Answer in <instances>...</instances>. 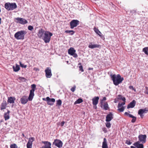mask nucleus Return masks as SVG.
Returning <instances> with one entry per match:
<instances>
[{
  "instance_id": "nucleus-12",
  "label": "nucleus",
  "mask_w": 148,
  "mask_h": 148,
  "mask_svg": "<svg viewBox=\"0 0 148 148\" xmlns=\"http://www.w3.org/2000/svg\"><path fill=\"white\" fill-rule=\"evenodd\" d=\"M68 53L72 56L76 58L78 56L77 54L75 53V50L73 48H71L68 51Z\"/></svg>"
},
{
  "instance_id": "nucleus-4",
  "label": "nucleus",
  "mask_w": 148,
  "mask_h": 148,
  "mask_svg": "<svg viewBox=\"0 0 148 148\" xmlns=\"http://www.w3.org/2000/svg\"><path fill=\"white\" fill-rule=\"evenodd\" d=\"M27 32L25 30H21L16 33L14 35V37L17 40H23L25 38V36Z\"/></svg>"
},
{
  "instance_id": "nucleus-57",
  "label": "nucleus",
  "mask_w": 148,
  "mask_h": 148,
  "mask_svg": "<svg viewBox=\"0 0 148 148\" xmlns=\"http://www.w3.org/2000/svg\"><path fill=\"white\" fill-rule=\"evenodd\" d=\"M97 108V106H96V107H95V108Z\"/></svg>"
},
{
  "instance_id": "nucleus-56",
  "label": "nucleus",
  "mask_w": 148,
  "mask_h": 148,
  "mask_svg": "<svg viewBox=\"0 0 148 148\" xmlns=\"http://www.w3.org/2000/svg\"><path fill=\"white\" fill-rule=\"evenodd\" d=\"M97 108V106H96V107H95V108Z\"/></svg>"
},
{
  "instance_id": "nucleus-16",
  "label": "nucleus",
  "mask_w": 148,
  "mask_h": 148,
  "mask_svg": "<svg viewBox=\"0 0 148 148\" xmlns=\"http://www.w3.org/2000/svg\"><path fill=\"white\" fill-rule=\"evenodd\" d=\"M113 118V115L112 114L111 112H110L106 116V122H109Z\"/></svg>"
},
{
  "instance_id": "nucleus-26",
  "label": "nucleus",
  "mask_w": 148,
  "mask_h": 148,
  "mask_svg": "<svg viewBox=\"0 0 148 148\" xmlns=\"http://www.w3.org/2000/svg\"><path fill=\"white\" fill-rule=\"evenodd\" d=\"M82 99L81 98L78 99L77 101L74 102V104L80 103L83 102Z\"/></svg>"
},
{
  "instance_id": "nucleus-2",
  "label": "nucleus",
  "mask_w": 148,
  "mask_h": 148,
  "mask_svg": "<svg viewBox=\"0 0 148 148\" xmlns=\"http://www.w3.org/2000/svg\"><path fill=\"white\" fill-rule=\"evenodd\" d=\"M32 89L30 90V93L28 99L27 97L25 96H22L20 99V101L23 104H25L28 101V100L31 101L34 95V91L36 89V85L35 84H32L31 86Z\"/></svg>"
},
{
  "instance_id": "nucleus-53",
  "label": "nucleus",
  "mask_w": 148,
  "mask_h": 148,
  "mask_svg": "<svg viewBox=\"0 0 148 148\" xmlns=\"http://www.w3.org/2000/svg\"><path fill=\"white\" fill-rule=\"evenodd\" d=\"M93 69V68H89V69H88V70H92Z\"/></svg>"
},
{
  "instance_id": "nucleus-18",
  "label": "nucleus",
  "mask_w": 148,
  "mask_h": 148,
  "mask_svg": "<svg viewBox=\"0 0 148 148\" xmlns=\"http://www.w3.org/2000/svg\"><path fill=\"white\" fill-rule=\"evenodd\" d=\"M139 141H138L134 143L133 145L136 148H144V145L143 144L140 143Z\"/></svg>"
},
{
  "instance_id": "nucleus-30",
  "label": "nucleus",
  "mask_w": 148,
  "mask_h": 148,
  "mask_svg": "<svg viewBox=\"0 0 148 148\" xmlns=\"http://www.w3.org/2000/svg\"><path fill=\"white\" fill-rule=\"evenodd\" d=\"M106 99V98L105 97H104L101 100L100 102V106L101 108H102L103 107V101H105Z\"/></svg>"
},
{
  "instance_id": "nucleus-11",
  "label": "nucleus",
  "mask_w": 148,
  "mask_h": 148,
  "mask_svg": "<svg viewBox=\"0 0 148 148\" xmlns=\"http://www.w3.org/2000/svg\"><path fill=\"white\" fill-rule=\"evenodd\" d=\"M147 112H148V110L147 109V108H145L144 109H139L138 111V114L140 115V117L142 119L144 116L143 114L147 113Z\"/></svg>"
},
{
  "instance_id": "nucleus-35",
  "label": "nucleus",
  "mask_w": 148,
  "mask_h": 148,
  "mask_svg": "<svg viewBox=\"0 0 148 148\" xmlns=\"http://www.w3.org/2000/svg\"><path fill=\"white\" fill-rule=\"evenodd\" d=\"M78 65H80V66H79V70L81 71L82 72H83L84 70L83 68V66L82 65H81V63H79Z\"/></svg>"
},
{
  "instance_id": "nucleus-25",
  "label": "nucleus",
  "mask_w": 148,
  "mask_h": 148,
  "mask_svg": "<svg viewBox=\"0 0 148 148\" xmlns=\"http://www.w3.org/2000/svg\"><path fill=\"white\" fill-rule=\"evenodd\" d=\"M13 69L14 71L15 72H17L20 70V67L17 64H16V67L14 66H13Z\"/></svg>"
},
{
  "instance_id": "nucleus-6",
  "label": "nucleus",
  "mask_w": 148,
  "mask_h": 148,
  "mask_svg": "<svg viewBox=\"0 0 148 148\" xmlns=\"http://www.w3.org/2000/svg\"><path fill=\"white\" fill-rule=\"evenodd\" d=\"M15 19L16 20V21H15L17 23L24 25L27 23H28L27 20L23 18L17 17L15 18Z\"/></svg>"
},
{
  "instance_id": "nucleus-24",
  "label": "nucleus",
  "mask_w": 148,
  "mask_h": 148,
  "mask_svg": "<svg viewBox=\"0 0 148 148\" xmlns=\"http://www.w3.org/2000/svg\"><path fill=\"white\" fill-rule=\"evenodd\" d=\"M105 110H108L109 108L107 102H105L103 104L102 108Z\"/></svg>"
},
{
  "instance_id": "nucleus-22",
  "label": "nucleus",
  "mask_w": 148,
  "mask_h": 148,
  "mask_svg": "<svg viewBox=\"0 0 148 148\" xmlns=\"http://www.w3.org/2000/svg\"><path fill=\"white\" fill-rule=\"evenodd\" d=\"M10 112V110H8L7 112L4 113V118L5 121H6L10 119V117L9 114Z\"/></svg>"
},
{
  "instance_id": "nucleus-39",
  "label": "nucleus",
  "mask_w": 148,
  "mask_h": 148,
  "mask_svg": "<svg viewBox=\"0 0 148 148\" xmlns=\"http://www.w3.org/2000/svg\"><path fill=\"white\" fill-rule=\"evenodd\" d=\"M28 29L29 30L32 31L33 29V27L31 25H29L28 27Z\"/></svg>"
},
{
  "instance_id": "nucleus-36",
  "label": "nucleus",
  "mask_w": 148,
  "mask_h": 148,
  "mask_svg": "<svg viewBox=\"0 0 148 148\" xmlns=\"http://www.w3.org/2000/svg\"><path fill=\"white\" fill-rule=\"evenodd\" d=\"M118 110L120 111V112H123L124 110V107L123 106H122L121 108H118Z\"/></svg>"
},
{
  "instance_id": "nucleus-17",
  "label": "nucleus",
  "mask_w": 148,
  "mask_h": 148,
  "mask_svg": "<svg viewBox=\"0 0 148 148\" xmlns=\"http://www.w3.org/2000/svg\"><path fill=\"white\" fill-rule=\"evenodd\" d=\"M88 47L89 48L93 49L96 48H101V46L97 44H93L92 42H90L88 46Z\"/></svg>"
},
{
  "instance_id": "nucleus-47",
  "label": "nucleus",
  "mask_w": 148,
  "mask_h": 148,
  "mask_svg": "<svg viewBox=\"0 0 148 148\" xmlns=\"http://www.w3.org/2000/svg\"><path fill=\"white\" fill-rule=\"evenodd\" d=\"M145 93V94L148 95V87H146V91Z\"/></svg>"
},
{
  "instance_id": "nucleus-48",
  "label": "nucleus",
  "mask_w": 148,
  "mask_h": 148,
  "mask_svg": "<svg viewBox=\"0 0 148 148\" xmlns=\"http://www.w3.org/2000/svg\"><path fill=\"white\" fill-rule=\"evenodd\" d=\"M33 70L36 71H39V69L38 68L36 67L34 68Z\"/></svg>"
},
{
  "instance_id": "nucleus-10",
  "label": "nucleus",
  "mask_w": 148,
  "mask_h": 148,
  "mask_svg": "<svg viewBox=\"0 0 148 148\" xmlns=\"http://www.w3.org/2000/svg\"><path fill=\"white\" fill-rule=\"evenodd\" d=\"M53 145H55L56 146L60 148L62 147L63 143L60 140L58 139H55L53 143Z\"/></svg>"
},
{
  "instance_id": "nucleus-51",
  "label": "nucleus",
  "mask_w": 148,
  "mask_h": 148,
  "mask_svg": "<svg viewBox=\"0 0 148 148\" xmlns=\"http://www.w3.org/2000/svg\"><path fill=\"white\" fill-rule=\"evenodd\" d=\"M118 98L119 99L122 97V96L120 95H118Z\"/></svg>"
},
{
  "instance_id": "nucleus-43",
  "label": "nucleus",
  "mask_w": 148,
  "mask_h": 148,
  "mask_svg": "<svg viewBox=\"0 0 148 148\" xmlns=\"http://www.w3.org/2000/svg\"><path fill=\"white\" fill-rule=\"evenodd\" d=\"M19 63H20V64L21 66V67L24 68H26V67H27L26 65H25L23 64H22L21 63V62H20Z\"/></svg>"
},
{
  "instance_id": "nucleus-7",
  "label": "nucleus",
  "mask_w": 148,
  "mask_h": 148,
  "mask_svg": "<svg viewBox=\"0 0 148 148\" xmlns=\"http://www.w3.org/2000/svg\"><path fill=\"white\" fill-rule=\"evenodd\" d=\"M42 100L43 101H47V103L49 105H52L55 101V100L54 98H50L49 97H47L46 98H42Z\"/></svg>"
},
{
  "instance_id": "nucleus-13",
  "label": "nucleus",
  "mask_w": 148,
  "mask_h": 148,
  "mask_svg": "<svg viewBox=\"0 0 148 148\" xmlns=\"http://www.w3.org/2000/svg\"><path fill=\"white\" fill-rule=\"evenodd\" d=\"M46 76L47 78H50L52 75L51 69L49 67H47L45 70Z\"/></svg>"
},
{
  "instance_id": "nucleus-50",
  "label": "nucleus",
  "mask_w": 148,
  "mask_h": 148,
  "mask_svg": "<svg viewBox=\"0 0 148 148\" xmlns=\"http://www.w3.org/2000/svg\"><path fill=\"white\" fill-rule=\"evenodd\" d=\"M103 130L105 133H106L107 132L106 128L105 127H104L103 128Z\"/></svg>"
},
{
  "instance_id": "nucleus-41",
  "label": "nucleus",
  "mask_w": 148,
  "mask_h": 148,
  "mask_svg": "<svg viewBox=\"0 0 148 148\" xmlns=\"http://www.w3.org/2000/svg\"><path fill=\"white\" fill-rule=\"evenodd\" d=\"M106 126L108 128H109L111 127V124L110 122L107 123L106 124Z\"/></svg>"
},
{
  "instance_id": "nucleus-21",
  "label": "nucleus",
  "mask_w": 148,
  "mask_h": 148,
  "mask_svg": "<svg viewBox=\"0 0 148 148\" xmlns=\"http://www.w3.org/2000/svg\"><path fill=\"white\" fill-rule=\"evenodd\" d=\"M136 102L135 100H133L127 106V108L129 109L130 108H134L136 105Z\"/></svg>"
},
{
  "instance_id": "nucleus-9",
  "label": "nucleus",
  "mask_w": 148,
  "mask_h": 148,
  "mask_svg": "<svg viewBox=\"0 0 148 148\" xmlns=\"http://www.w3.org/2000/svg\"><path fill=\"white\" fill-rule=\"evenodd\" d=\"M79 21L77 20H73L70 22V28L71 29L76 27L79 24Z\"/></svg>"
},
{
  "instance_id": "nucleus-5",
  "label": "nucleus",
  "mask_w": 148,
  "mask_h": 148,
  "mask_svg": "<svg viewBox=\"0 0 148 148\" xmlns=\"http://www.w3.org/2000/svg\"><path fill=\"white\" fill-rule=\"evenodd\" d=\"M5 8L8 10H12L17 8L16 4L15 3H6L4 5Z\"/></svg>"
},
{
  "instance_id": "nucleus-34",
  "label": "nucleus",
  "mask_w": 148,
  "mask_h": 148,
  "mask_svg": "<svg viewBox=\"0 0 148 148\" xmlns=\"http://www.w3.org/2000/svg\"><path fill=\"white\" fill-rule=\"evenodd\" d=\"M125 104V102L122 103H119L118 106V108H119L121 107L122 106L124 105Z\"/></svg>"
},
{
  "instance_id": "nucleus-29",
  "label": "nucleus",
  "mask_w": 148,
  "mask_h": 148,
  "mask_svg": "<svg viewBox=\"0 0 148 148\" xmlns=\"http://www.w3.org/2000/svg\"><path fill=\"white\" fill-rule=\"evenodd\" d=\"M65 32L66 33H70V34L71 35H73L75 33V32L72 30H66L65 31Z\"/></svg>"
},
{
  "instance_id": "nucleus-40",
  "label": "nucleus",
  "mask_w": 148,
  "mask_h": 148,
  "mask_svg": "<svg viewBox=\"0 0 148 148\" xmlns=\"http://www.w3.org/2000/svg\"><path fill=\"white\" fill-rule=\"evenodd\" d=\"M124 114L125 115H126L127 116H128L130 117L132 116V114H129L128 112H125L124 113Z\"/></svg>"
},
{
  "instance_id": "nucleus-8",
  "label": "nucleus",
  "mask_w": 148,
  "mask_h": 148,
  "mask_svg": "<svg viewBox=\"0 0 148 148\" xmlns=\"http://www.w3.org/2000/svg\"><path fill=\"white\" fill-rule=\"evenodd\" d=\"M146 138L147 136L146 135L140 134L138 136L139 140L138 141L142 144H144L146 142Z\"/></svg>"
},
{
  "instance_id": "nucleus-1",
  "label": "nucleus",
  "mask_w": 148,
  "mask_h": 148,
  "mask_svg": "<svg viewBox=\"0 0 148 148\" xmlns=\"http://www.w3.org/2000/svg\"><path fill=\"white\" fill-rule=\"evenodd\" d=\"M37 35L39 38H42L45 43H47L50 42L53 34L49 31H45L42 29H40L38 31Z\"/></svg>"
},
{
  "instance_id": "nucleus-49",
  "label": "nucleus",
  "mask_w": 148,
  "mask_h": 148,
  "mask_svg": "<svg viewBox=\"0 0 148 148\" xmlns=\"http://www.w3.org/2000/svg\"><path fill=\"white\" fill-rule=\"evenodd\" d=\"M120 99H121L122 100L124 101V102H125V98L124 97H122L121 98H120Z\"/></svg>"
},
{
  "instance_id": "nucleus-52",
  "label": "nucleus",
  "mask_w": 148,
  "mask_h": 148,
  "mask_svg": "<svg viewBox=\"0 0 148 148\" xmlns=\"http://www.w3.org/2000/svg\"><path fill=\"white\" fill-rule=\"evenodd\" d=\"M130 147H131V148H136V147H135V146L134 147V146H131Z\"/></svg>"
},
{
  "instance_id": "nucleus-42",
  "label": "nucleus",
  "mask_w": 148,
  "mask_h": 148,
  "mask_svg": "<svg viewBox=\"0 0 148 148\" xmlns=\"http://www.w3.org/2000/svg\"><path fill=\"white\" fill-rule=\"evenodd\" d=\"M76 88V86L75 85L71 89V90L72 92H74L75 91Z\"/></svg>"
},
{
  "instance_id": "nucleus-28",
  "label": "nucleus",
  "mask_w": 148,
  "mask_h": 148,
  "mask_svg": "<svg viewBox=\"0 0 148 148\" xmlns=\"http://www.w3.org/2000/svg\"><path fill=\"white\" fill-rule=\"evenodd\" d=\"M34 140V137H30L29 139V140L28 142V143L32 144Z\"/></svg>"
},
{
  "instance_id": "nucleus-55",
  "label": "nucleus",
  "mask_w": 148,
  "mask_h": 148,
  "mask_svg": "<svg viewBox=\"0 0 148 148\" xmlns=\"http://www.w3.org/2000/svg\"><path fill=\"white\" fill-rule=\"evenodd\" d=\"M1 18H0V24H1Z\"/></svg>"
},
{
  "instance_id": "nucleus-32",
  "label": "nucleus",
  "mask_w": 148,
  "mask_h": 148,
  "mask_svg": "<svg viewBox=\"0 0 148 148\" xmlns=\"http://www.w3.org/2000/svg\"><path fill=\"white\" fill-rule=\"evenodd\" d=\"M130 118H132V119L131 121V122L132 123H134L136 121V117L132 115V116Z\"/></svg>"
},
{
  "instance_id": "nucleus-20",
  "label": "nucleus",
  "mask_w": 148,
  "mask_h": 148,
  "mask_svg": "<svg viewBox=\"0 0 148 148\" xmlns=\"http://www.w3.org/2000/svg\"><path fill=\"white\" fill-rule=\"evenodd\" d=\"M99 97H95L92 99V104L96 106L98 102Z\"/></svg>"
},
{
  "instance_id": "nucleus-15",
  "label": "nucleus",
  "mask_w": 148,
  "mask_h": 148,
  "mask_svg": "<svg viewBox=\"0 0 148 148\" xmlns=\"http://www.w3.org/2000/svg\"><path fill=\"white\" fill-rule=\"evenodd\" d=\"M95 32L102 39H105V37L99 31V30L96 27H95L93 29Z\"/></svg>"
},
{
  "instance_id": "nucleus-54",
  "label": "nucleus",
  "mask_w": 148,
  "mask_h": 148,
  "mask_svg": "<svg viewBox=\"0 0 148 148\" xmlns=\"http://www.w3.org/2000/svg\"><path fill=\"white\" fill-rule=\"evenodd\" d=\"M22 136H23V137H25V136L24 135V134L23 133V134H22Z\"/></svg>"
},
{
  "instance_id": "nucleus-27",
  "label": "nucleus",
  "mask_w": 148,
  "mask_h": 148,
  "mask_svg": "<svg viewBox=\"0 0 148 148\" xmlns=\"http://www.w3.org/2000/svg\"><path fill=\"white\" fill-rule=\"evenodd\" d=\"M143 51L148 56V47L144 48L143 49Z\"/></svg>"
},
{
  "instance_id": "nucleus-46",
  "label": "nucleus",
  "mask_w": 148,
  "mask_h": 148,
  "mask_svg": "<svg viewBox=\"0 0 148 148\" xmlns=\"http://www.w3.org/2000/svg\"><path fill=\"white\" fill-rule=\"evenodd\" d=\"M18 79L21 81H24L23 80L25 79L24 77H20L18 78Z\"/></svg>"
},
{
  "instance_id": "nucleus-23",
  "label": "nucleus",
  "mask_w": 148,
  "mask_h": 148,
  "mask_svg": "<svg viewBox=\"0 0 148 148\" xmlns=\"http://www.w3.org/2000/svg\"><path fill=\"white\" fill-rule=\"evenodd\" d=\"M102 148H108L107 143V140L105 138H103V141L102 143Z\"/></svg>"
},
{
  "instance_id": "nucleus-3",
  "label": "nucleus",
  "mask_w": 148,
  "mask_h": 148,
  "mask_svg": "<svg viewBox=\"0 0 148 148\" xmlns=\"http://www.w3.org/2000/svg\"><path fill=\"white\" fill-rule=\"evenodd\" d=\"M110 76L113 84L116 86H117L121 83L123 80V78H121L119 74H118L117 75L114 74L113 75H111Z\"/></svg>"
},
{
  "instance_id": "nucleus-31",
  "label": "nucleus",
  "mask_w": 148,
  "mask_h": 148,
  "mask_svg": "<svg viewBox=\"0 0 148 148\" xmlns=\"http://www.w3.org/2000/svg\"><path fill=\"white\" fill-rule=\"evenodd\" d=\"M10 148H18L17 145L15 143H13L10 145Z\"/></svg>"
},
{
  "instance_id": "nucleus-14",
  "label": "nucleus",
  "mask_w": 148,
  "mask_h": 148,
  "mask_svg": "<svg viewBox=\"0 0 148 148\" xmlns=\"http://www.w3.org/2000/svg\"><path fill=\"white\" fill-rule=\"evenodd\" d=\"M7 105L8 103L5 100H3L0 106V110H2L5 109L7 107Z\"/></svg>"
},
{
  "instance_id": "nucleus-44",
  "label": "nucleus",
  "mask_w": 148,
  "mask_h": 148,
  "mask_svg": "<svg viewBox=\"0 0 148 148\" xmlns=\"http://www.w3.org/2000/svg\"><path fill=\"white\" fill-rule=\"evenodd\" d=\"M129 87L130 89L133 90L135 92L136 91V89L133 86H130Z\"/></svg>"
},
{
  "instance_id": "nucleus-33",
  "label": "nucleus",
  "mask_w": 148,
  "mask_h": 148,
  "mask_svg": "<svg viewBox=\"0 0 148 148\" xmlns=\"http://www.w3.org/2000/svg\"><path fill=\"white\" fill-rule=\"evenodd\" d=\"M56 104L58 105L59 106H60L61 105L62 102L60 99H59L58 100H57Z\"/></svg>"
},
{
  "instance_id": "nucleus-37",
  "label": "nucleus",
  "mask_w": 148,
  "mask_h": 148,
  "mask_svg": "<svg viewBox=\"0 0 148 148\" xmlns=\"http://www.w3.org/2000/svg\"><path fill=\"white\" fill-rule=\"evenodd\" d=\"M65 123V122L63 121L60 123H57V125H58L59 124H60V125L61 126L63 127L64 126Z\"/></svg>"
},
{
  "instance_id": "nucleus-19",
  "label": "nucleus",
  "mask_w": 148,
  "mask_h": 148,
  "mask_svg": "<svg viewBox=\"0 0 148 148\" xmlns=\"http://www.w3.org/2000/svg\"><path fill=\"white\" fill-rule=\"evenodd\" d=\"M16 100V98L14 97H8L7 102L8 103H14L15 101Z\"/></svg>"
},
{
  "instance_id": "nucleus-38",
  "label": "nucleus",
  "mask_w": 148,
  "mask_h": 148,
  "mask_svg": "<svg viewBox=\"0 0 148 148\" xmlns=\"http://www.w3.org/2000/svg\"><path fill=\"white\" fill-rule=\"evenodd\" d=\"M27 148H32V144L27 143Z\"/></svg>"
},
{
  "instance_id": "nucleus-45",
  "label": "nucleus",
  "mask_w": 148,
  "mask_h": 148,
  "mask_svg": "<svg viewBox=\"0 0 148 148\" xmlns=\"http://www.w3.org/2000/svg\"><path fill=\"white\" fill-rule=\"evenodd\" d=\"M125 143L127 145H130L132 143L130 140H126Z\"/></svg>"
}]
</instances>
